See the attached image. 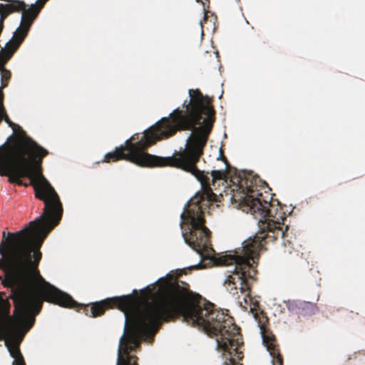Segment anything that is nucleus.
<instances>
[{"label":"nucleus","instance_id":"f8f14e48","mask_svg":"<svg viewBox=\"0 0 365 365\" xmlns=\"http://www.w3.org/2000/svg\"><path fill=\"white\" fill-rule=\"evenodd\" d=\"M0 75L1 81L0 91H2L4 88L7 87L9 82L11 78V73L9 70L5 68V65H2V67L0 68Z\"/></svg>","mask_w":365,"mask_h":365},{"label":"nucleus","instance_id":"9d476101","mask_svg":"<svg viewBox=\"0 0 365 365\" xmlns=\"http://www.w3.org/2000/svg\"><path fill=\"white\" fill-rule=\"evenodd\" d=\"M21 44L19 41L12 36L11 39L6 43L4 48L0 49V68L2 67V65L7 63Z\"/></svg>","mask_w":365,"mask_h":365},{"label":"nucleus","instance_id":"7ed1b4c3","mask_svg":"<svg viewBox=\"0 0 365 365\" xmlns=\"http://www.w3.org/2000/svg\"><path fill=\"white\" fill-rule=\"evenodd\" d=\"M193 125L188 116H182L176 108L168 118H163L140 135L136 133L125 141V145L115 148L104 155L103 163L128 160L140 167H173L192 171L194 164L202 153L205 139L200 140L199 133H194L188 140L187 148L182 152H175L172 156L159 157L145 150L157 141L167 139L176 134L178 130L190 129Z\"/></svg>","mask_w":365,"mask_h":365},{"label":"nucleus","instance_id":"9b49d317","mask_svg":"<svg viewBox=\"0 0 365 365\" xmlns=\"http://www.w3.org/2000/svg\"><path fill=\"white\" fill-rule=\"evenodd\" d=\"M4 1L7 2V4H4L5 9H8L9 13H15V12H22L24 6H26V3L24 1L21 0H3Z\"/></svg>","mask_w":365,"mask_h":365},{"label":"nucleus","instance_id":"ddd939ff","mask_svg":"<svg viewBox=\"0 0 365 365\" xmlns=\"http://www.w3.org/2000/svg\"><path fill=\"white\" fill-rule=\"evenodd\" d=\"M116 365H123V335L119 341Z\"/></svg>","mask_w":365,"mask_h":365},{"label":"nucleus","instance_id":"f257e3e1","mask_svg":"<svg viewBox=\"0 0 365 365\" xmlns=\"http://www.w3.org/2000/svg\"><path fill=\"white\" fill-rule=\"evenodd\" d=\"M233 185L227 188L225 195H230L232 203H237L245 212H250L262 223L263 232L253 240L245 241L241 249L236 250L234 255H225L215 259L217 265L233 266L229 270L224 282V286L233 296L239 292L244 294L243 299L250 298L252 281L256 276L257 264L259 251L262 247V241L265 243L274 241L279 237L284 239L288 236L289 227L285 225V212L280 202L272 197L270 189L265 183L257 178H235Z\"/></svg>","mask_w":365,"mask_h":365},{"label":"nucleus","instance_id":"4468645a","mask_svg":"<svg viewBox=\"0 0 365 365\" xmlns=\"http://www.w3.org/2000/svg\"><path fill=\"white\" fill-rule=\"evenodd\" d=\"M4 4H1L0 9V24H4V21L11 14L8 9H5Z\"/></svg>","mask_w":365,"mask_h":365},{"label":"nucleus","instance_id":"2eb2a0df","mask_svg":"<svg viewBox=\"0 0 365 365\" xmlns=\"http://www.w3.org/2000/svg\"><path fill=\"white\" fill-rule=\"evenodd\" d=\"M197 2H200V3L202 4L203 8H204V9H203V10H204V18H203V21H200V24H201V26H202V24H203V23H205V22H206V21L207 20L208 14H211L212 15V14L205 8V2H203V1H201V0H197Z\"/></svg>","mask_w":365,"mask_h":365},{"label":"nucleus","instance_id":"1a4fd4ad","mask_svg":"<svg viewBox=\"0 0 365 365\" xmlns=\"http://www.w3.org/2000/svg\"><path fill=\"white\" fill-rule=\"evenodd\" d=\"M5 295L4 292H0V340H6L4 329H1L4 324L15 322L14 319L11 318L10 315L11 304L8 299H4Z\"/></svg>","mask_w":365,"mask_h":365},{"label":"nucleus","instance_id":"dca6fc26","mask_svg":"<svg viewBox=\"0 0 365 365\" xmlns=\"http://www.w3.org/2000/svg\"><path fill=\"white\" fill-rule=\"evenodd\" d=\"M201 267H202L201 263H199V264H197V265H195V266L191 267V269H197L200 268Z\"/></svg>","mask_w":365,"mask_h":365},{"label":"nucleus","instance_id":"f03ea898","mask_svg":"<svg viewBox=\"0 0 365 365\" xmlns=\"http://www.w3.org/2000/svg\"><path fill=\"white\" fill-rule=\"evenodd\" d=\"M4 98L0 104V176L9 177L11 183L28 186L21 178L30 179L36 198L63 207L54 188L42 174L43 158L48 151L28 136L6 114Z\"/></svg>","mask_w":365,"mask_h":365},{"label":"nucleus","instance_id":"20e7f679","mask_svg":"<svg viewBox=\"0 0 365 365\" xmlns=\"http://www.w3.org/2000/svg\"><path fill=\"white\" fill-rule=\"evenodd\" d=\"M189 94L190 101L189 104L186 106V111L179 109V113L182 116H188L190 121L193 123V125L190 129H185V130H192V132L187 140L185 148H181L179 152H182L187 148L188 140H190L192 135L197 132L199 133L200 140L205 139V144L202 147V153L199 155L197 161L195 163L193 170H185V172L191 173L200 182L203 192L202 193H197L196 195H201L205 192L206 190L210 189L212 190L210 188V182L214 185L216 180H224L227 178V170L229 164L227 158L222 156V159L226 164L225 170H212L210 173L212 178L207 175L208 173L205 174L204 171L197 168V163L200 161L201 156L203 155L204 148L207 145L209 135L215 120V110L212 105L211 100L207 96H204L200 90L190 89ZM211 192L213 193L212 191Z\"/></svg>","mask_w":365,"mask_h":365},{"label":"nucleus","instance_id":"6e6552de","mask_svg":"<svg viewBox=\"0 0 365 365\" xmlns=\"http://www.w3.org/2000/svg\"><path fill=\"white\" fill-rule=\"evenodd\" d=\"M5 295L4 292H0V340H6L4 329H1L4 324L15 322L14 319L11 318L10 315L11 304L8 299H4Z\"/></svg>","mask_w":365,"mask_h":365},{"label":"nucleus","instance_id":"0eeeda50","mask_svg":"<svg viewBox=\"0 0 365 365\" xmlns=\"http://www.w3.org/2000/svg\"><path fill=\"white\" fill-rule=\"evenodd\" d=\"M251 312L253 313L255 318L258 320L263 341L272 358V365H283V356L279 352L276 338L266 327L268 318L263 313H261V315L259 316L255 307L251 308Z\"/></svg>","mask_w":365,"mask_h":365},{"label":"nucleus","instance_id":"423d86ee","mask_svg":"<svg viewBox=\"0 0 365 365\" xmlns=\"http://www.w3.org/2000/svg\"><path fill=\"white\" fill-rule=\"evenodd\" d=\"M47 1L37 0L35 4H31L29 6L26 4V6H24L21 12L20 25L13 34L14 38L21 43L24 42L27 36L32 24Z\"/></svg>","mask_w":365,"mask_h":365},{"label":"nucleus","instance_id":"f3484780","mask_svg":"<svg viewBox=\"0 0 365 365\" xmlns=\"http://www.w3.org/2000/svg\"><path fill=\"white\" fill-rule=\"evenodd\" d=\"M307 305H308V306H310V307H313V304H311V303H308V304H307Z\"/></svg>","mask_w":365,"mask_h":365},{"label":"nucleus","instance_id":"39448f33","mask_svg":"<svg viewBox=\"0 0 365 365\" xmlns=\"http://www.w3.org/2000/svg\"><path fill=\"white\" fill-rule=\"evenodd\" d=\"M217 201V195L210 189L203 195H195L187 202L185 212L180 215V227L185 242L200 255L212 251L211 232L205 226L204 210Z\"/></svg>","mask_w":365,"mask_h":365}]
</instances>
